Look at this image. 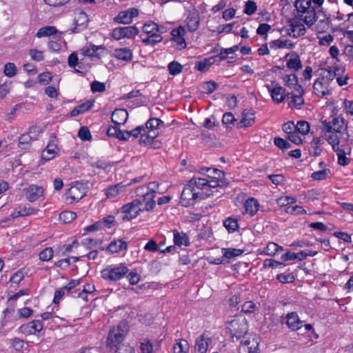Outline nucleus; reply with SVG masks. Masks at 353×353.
I'll list each match as a JSON object with an SVG mask.
<instances>
[{"mask_svg": "<svg viewBox=\"0 0 353 353\" xmlns=\"http://www.w3.org/2000/svg\"><path fill=\"white\" fill-rule=\"evenodd\" d=\"M294 6L305 23L312 26L315 22L316 10L312 6L311 0H296Z\"/></svg>", "mask_w": 353, "mask_h": 353, "instance_id": "1", "label": "nucleus"}, {"mask_svg": "<svg viewBox=\"0 0 353 353\" xmlns=\"http://www.w3.org/2000/svg\"><path fill=\"white\" fill-rule=\"evenodd\" d=\"M325 140L332 145L333 150L341 148L348 145L350 134L347 126H344L343 132L337 131L332 133H324Z\"/></svg>", "mask_w": 353, "mask_h": 353, "instance_id": "2", "label": "nucleus"}, {"mask_svg": "<svg viewBox=\"0 0 353 353\" xmlns=\"http://www.w3.org/2000/svg\"><path fill=\"white\" fill-rule=\"evenodd\" d=\"M227 329L229 330L230 337L233 341L234 338L239 340L248 333V325L247 320L243 316H237L228 322Z\"/></svg>", "mask_w": 353, "mask_h": 353, "instance_id": "3", "label": "nucleus"}, {"mask_svg": "<svg viewBox=\"0 0 353 353\" xmlns=\"http://www.w3.org/2000/svg\"><path fill=\"white\" fill-rule=\"evenodd\" d=\"M128 332V327L125 322H121L117 327L113 328L109 332L108 344L111 347H118L124 340Z\"/></svg>", "mask_w": 353, "mask_h": 353, "instance_id": "4", "label": "nucleus"}, {"mask_svg": "<svg viewBox=\"0 0 353 353\" xmlns=\"http://www.w3.org/2000/svg\"><path fill=\"white\" fill-rule=\"evenodd\" d=\"M157 187L158 185L155 182H151L148 183V185L140 186L136 190V194L138 196H141L142 198L146 196V198L150 200V203L148 202L146 207L143 208V210H145V211H150L155 207L154 199L156 196Z\"/></svg>", "mask_w": 353, "mask_h": 353, "instance_id": "5", "label": "nucleus"}, {"mask_svg": "<svg viewBox=\"0 0 353 353\" xmlns=\"http://www.w3.org/2000/svg\"><path fill=\"white\" fill-rule=\"evenodd\" d=\"M141 201L140 199H134L132 202L124 205L121 207L119 212L125 214L123 216L122 220H131L137 217L143 211H145L143 208H141Z\"/></svg>", "mask_w": 353, "mask_h": 353, "instance_id": "6", "label": "nucleus"}, {"mask_svg": "<svg viewBox=\"0 0 353 353\" xmlns=\"http://www.w3.org/2000/svg\"><path fill=\"white\" fill-rule=\"evenodd\" d=\"M128 272V268L125 265L121 264L117 267H108L103 270L101 276L105 280L115 281L122 278Z\"/></svg>", "mask_w": 353, "mask_h": 353, "instance_id": "7", "label": "nucleus"}, {"mask_svg": "<svg viewBox=\"0 0 353 353\" xmlns=\"http://www.w3.org/2000/svg\"><path fill=\"white\" fill-rule=\"evenodd\" d=\"M322 130L324 133H332V132L341 131L343 132L344 126H347V123L341 117H336L332 118L330 121H323Z\"/></svg>", "mask_w": 353, "mask_h": 353, "instance_id": "8", "label": "nucleus"}, {"mask_svg": "<svg viewBox=\"0 0 353 353\" xmlns=\"http://www.w3.org/2000/svg\"><path fill=\"white\" fill-rule=\"evenodd\" d=\"M272 86L266 85V88L270 92L272 100L276 103L283 102L285 97L290 98V93H285V89L281 87L279 83L276 81L272 82Z\"/></svg>", "mask_w": 353, "mask_h": 353, "instance_id": "9", "label": "nucleus"}, {"mask_svg": "<svg viewBox=\"0 0 353 353\" xmlns=\"http://www.w3.org/2000/svg\"><path fill=\"white\" fill-rule=\"evenodd\" d=\"M139 32V29L134 26L119 27L112 30V36L116 40L123 38L131 39L137 35Z\"/></svg>", "mask_w": 353, "mask_h": 353, "instance_id": "10", "label": "nucleus"}, {"mask_svg": "<svg viewBox=\"0 0 353 353\" xmlns=\"http://www.w3.org/2000/svg\"><path fill=\"white\" fill-rule=\"evenodd\" d=\"M86 194V190L83 184L77 183L68 189L66 193V199L70 202L77 201L81 199Z\"/></svg>", "mask_w": 353, "mask_h": 353, "instance_id": "11", "label": "nucleus"}, {"mask_svg": "<svg viewBox=\"0 0 353 353\" xmlns=\"http://www.w3.org/2000/svg\"><path fill=\"white\" fill-rule=\"evenodd\" d=\"M139 11L135 8H129L124 11H121L117 16L114 18V21L118 23L130 24L134 17L139 15Z\"/></svg>", "mask_w": 353, "mask_h": 353, "instance_id": "12", "label": "nucleus"}, {"mask_svg": "<svg viewBox=\"0 0 353 353\" xmlns=\"http://www.w3.org/2000/svg\"><path fill=\"white\" fill-rule=\"evenodd\" d=\"M190 187L188 183L183 188L181 195V203L185 207L193 205L198 199V193L193 192Z\"/></svg>", "mask_w": 353, "mask_h": 353, "instance_id": "13", "label": "nucleus"}, {"mask_svg": "<svg viewBox=\"0 0 353 353\" xmlns=\"http://www.w3.org/2000/svg\"><path fill=\"white\" fill-rule=\"evenodd\" d=\"M43 322L39 320H34L26 324L22 325L19 327L21 333L26 335L34 334L43 329Z\"/></svg>", "mask_w": 353, "mask_h": 353, "instance_id": "14", "label": "nucleus"}, {"mask_svg": "<svg viewBox=\"0 0 353 353\" xmlns=\"http://www.w3.org/2000/svg\"><path fill=\"white\" fill-rule=\"evenodd\" d=\"M185 31L182 26L173 29L171 31L172 39L176 43V46L178 49H183L186 46V43L184 39Z\"/></svg>", "mask_w": 353, "mask_h": 353, "instance_id": "15", "label": "nucleus"}, {"mask_svg": "<svg viewBox=\"0 0 353 353\" xmlns=\"http://www.w3.org/2000/svg\"><path fill=\"white\" fill-rule=\"evenodd\" d=\"M24 190L26 197L30 202H34L37 201L43 194V188L37 185H30Z\"/></svg>", "mask_w": 353, "mask_h": 353, "instance_id": "16", "label": "nucleus"}, {"mask_svg": "<svg viewBox=\"0 0 353 353\" xmlns=\"http://www.w3.org/2000/svg\"><path fill=\"white\" fill-rule=\"evenodd\" d=\"M211 339L205 334L199 336L195 341V351L196 353H205L208 350Z\"/></svg>", "mask_w": 353, "mask_h": 353, "instance_id": "17", "label": "nucleus"}, {"mask_svg": "<svg viewBox=\"0 0 353 353\" xmlns=\"http://www.w3.org/2000/svg\"><path fill=\"white\" fill-rule=\"evenodd\" d=\"M286 324L292 330H298L303 325V321L299 319L296 312L288 313L286 316Z\"/></svg>", "mask_w": 353, "mask_h": 353, "instance_id": "18", "label": "nucleus"}, {"mask_svg": "<svg viewBox=\"0 0 353 353\" xmlns=\"http://www.w3.org/2000/svg\"><path fill=\"white\" fill-rule=\"evenodd\" d=\"M128 118V113L125 109H116L112 114V121L117 125L124 124Z\"/></svg>", "mask_w": 353, "mask_h": 353, "instance_id": "19", "label": "nucleus"}, {"mask_svg": "<svg viewBox=\"0 0 353 353\" xmlns=\"http://www.w3.org/2000/svg\"><path fill=\"white\" fill-rule=\"evenodd\" d=\"M259 204L256 199L254 198H249L244 203V212L243 214L254 216L259 210Z\"/></svg>", "mask_w": 353, "mask_h": 353, "instance_id": "20", "label": "nucleus"}, {"mask_svg": "<svg viewBox=\"0 0 353 353\" xmlns=\"http://www.w3.org/2000/svg\"><path fill=\"white\" fill-rule=\"evenodd\" d=\"M259 339L254 337L250 340H245L241 341V345L243 348L246 349L248 353H259Z\"/></svg>", "mask_w": 353, "mask_h": 353, "instance_id": "21", "label": "nucleus"}, {"mask_svg": "<svg viewBox=\"0 0 353 353\" xmlns=\"http://www.w3.org/2000/svg\"><path fill=\"white\" fill-rule=\"evenodd\" d=\"M57 153V147L53 141H50L43 150L41 157L46 161L53 159Z\"/></svg>", "mask_w": 353, "mask_h": 353, "instance_id": "22", "label": "nucleus"}, {"mask_svg": "<svg viewBox=\"0 0 353 353\" xmlns=\"http://www.w3.org/2000/svg\"><path fill=\"white\" fill-rule=\"evenodd\" d=\"M333 150L336 152L338 163L339 165L345 166L349 164L350 159L346 157V154L350 152V148L349 146L344 147V149L339 148Z\"/></svg>", "mask_w": 353, "mask_h": 353, "instance_id": "23", "label": "nucleus"}, {"mask_svg": "<svg viewBox=\"0 0 353 353\" xmlns=\"http://www.w3.org/2000/svg\"><path fill=\"white\" fill-rule=\"evenodd\" d=\"M290 56V59L287 62V67L294 70H299L302 68V64L299 56L296 53L288 54L286 58Z\"/></svg>", "mask_w": 353, "mask_h": 353, "instance_id": "24", "label": "nucleus"}, {"mask_svg": "<svg viewBox=\"0 0 353 353\" xmlns=\"http://www.w3.org/2000/svg\"><path fill=\"white\" fill-rule=\"evenodd\" d=\"M88 21V16L85 12H79L77 19H75L76 26L74 28V32H78L80 30L85 28L87 27Z\"/></svg>", "mask_w": 353, "mask_h": 353, "instance_id": "25", "label": "nucleus"}, {"mask_svg": "<svg viewBox=\"0 0 353 353\" xmlns=\"http://www.w3.org/2000/svg\"><path fill=\"white\" fill-rule=\"evenodd\" d=\"M187 25L190 32L195 31L199 26V17L196 12H190L187 17Z\"/></svg>", "mask_w": 353, "mask_h": 353, "instance_id": "26", "label": "nucleus"}, {"mask_svg": "<svg viewBox=\"0 0 353 353\" xmlns=\"http://www.w3.org/2000/svg\"><path fill=\"white\" fill-rule=\"evenodd\" d=\"M114 54L116 58L122 61H130L132 59V52L127 48L115 49Z\"/></svg>", "mask_w": 353, "mask_h": 353, "instance_id": "27", "label": "nucleus"}, {"mask_svg": "<svg viewBox=\"0 0 353 353\" xmlns=\"http://www.w3.org/2000/svg\"><path fill=\"white\" fill-rule=\"evenodd\" d=\"M254 112L252 111H245L244 110L242 112V118L241 121L237 123V127L239 128L243 127H248L251 125L252 123L254 122Z\"/></svg>", "mask_w": 353, "mask_h": 353, "instance_id": "28", "label": "nucleus"}, {"mask_svg": "<svg viewBox=\"0 0 353 353\" xmlns=\"http://www.w3.org/2000/svg\"><path fill=\"white\" fill-rule=\"evenodd\" d=\"M174 242L176 245H185L188 246L190 244L189 238L188 235L184 232H179L176 230H173Z\"/></svg>", "mask_w": 353, "mask_h": 353, "instance_id": "29", "label": "nucleus"}, {"mask_svg": "<svg viewBox=\"0 0 353 353\" xmlns=\"http://www.w3.org/2000/svg\"><path fill=\"white\" fill-rule=\"evenodd\" d=\"M315 21H318L323 28L327 27L330 23V17L322 10L316 11Z\"/></svg>", "mask_w": 353, "mask_h": 353, "instance_id": "30", "label": "nucleus"}, {"mask_svg": "<svg viewBox=\"0 0 353 353\" xmlns=\"http://www.w3.org/2000/svg\"><path fill=\"white\" fill-rule=\"evenodd\" d=\"M128 244L125 241L119 239L117 241H112L108 249L112 253H117L121 250H125Z\"/></svg>", "mask_w": 353, "mask_h": 353, "instance_id": "31", "label": "nucleus"}, {"mask_svg": "<svg viewBox=\"0 0 353 353\" xmlns=\"http://www.w3.org/2000/svg\"><path fill=\"white\" fill-rule=\"evenodd\" d=\"M314 92L316 95L325 96L329 94V90L322 80H316L313 85Z\"/></svg>", "mask_w": 353, "mask_h": 353, "instance_id": "32", "label": "nucleus"}, {"mask_svg": "<svg viewBox=\"0 0 353 353\" xmlns=\"http://www.w3.org/2000/svg\"><path fill=\"white\" fill-rule=\"evenodd\" d=\"M130 183L123 184L120 183L113 186L110 187L106 191V195L108 197H114L118 195L123 190L129 185Z\"/></svg>", "mask_w": 353, "mask_h": 353, "instance_id": "33", "label": "nucleus"}, {"mask_svg": "<svg viewBox=\"0 0 353 353\" xmlns=\"http://www.w3.org/2000/svg\"><path fill=\"white\" fill-rule=\"evenodd\" d=\"M57 32V29L54 26H45L37 31L36 36L38 38L51 36Z\"/></svg>", "mask_w": 353, "mask_h": 353, "instance_id": "34", "label": "nucleus"}, {"mask_svg": "<svg viewBox=\"0 0 353 353\" xmlns=\"http://www.w3.org/2000/svg\"><path fill=\"white\" fill-rule=\"evenodd\" d=\"M214 61V57H209L203 61H199L195 65V69L201 72H205L213 64Z\"/></svg>", "mask_w": 353, "mask_h": 353, "instance_id": "35", "label": "nucleus"}, {"mask_svg": "<svg viewBox=\"0 0 353 353\" xmlns=\"http://www.w3.org/2000/svg\"><path fill=\"white\" fill-rule=\"evenodd\" d=\"M223 225L229 232H234L239 228L238 219L236 218L228 217L224 221Z\"/></svg>", "mask_w": 353, "mask_h": 353, "instance_id": "36", "label": "nucleus"}, {"mask_svg": "<svg viewBox=\"0 0 353 353\" xmlns=\"http://www.w3.org/2000/svg\"><path fill=\"white\" fill-rule=\"evenodd\" d=\"M161 29H163V27L160 28L157 23L152 21L146 23L143 27V31L148 34H152V33L157 32H162Z\"/></svg>", "mask_w": 353, "mask_h": 353, "instance_id": "37", "label": "nucleus"}, {"mask_svg": "<svg viewBox=\"0 0 353 353\" xmlns=\"http://www.w3.org/2000/svg\"><path fill=\"white\" fill-rule=\"evenodd\" d=\"M99 49H102V46H98L94 45H91L90 46L83 47L81 51L85 56L88 57H98L97 51Z\"/></svg>", "mask_w": 353, "mask_h": 353, "instance_id": "38", "label": "nucleus"}, {"mask_svg": "<svg viewBox=\"0 0 353 353\" xmlns=\"http://www.w3.org/2000/svg\"><path fill=\"white\" fill-rule=\"evenodd\" d=\"M34 212V210L29 205H24L23 208H20L19 211L12 213L10 216L11 219H14L17 216H24L32 214Z\"/></svg>", "mask_w": 353, "mask_h": 353, "instance_id": "39", "label": "nucleus"}, {"mask_svg": "<svg viewBox=\"0 0 353 353\" xmlns=\"http://www.w3.org/2000/svg\"><path fill=\"white\" fill-rule=\"evenodd\" d=\"M189 345L186 340L180 339L173 347V353H187Z\"/></svg>", "mask_w": 353, "mask_h": 353, "instance_id": "40", "label": "nucleus"}, {"mask_svg": "<svg viewBox=\"0 0 353 353\" xmlns=\"http://www.w3.org/2000/svg\"><path fill=\"white\" fill-rule=\"evenodd\" d=\"M280 250H283V248L281 246H279L278 244L274 242H270L267 245L264 250V253L268 256H274Z\"/></svg>", "mask_w": 353, "mask_h": 353, "instance_id": "41", "label": "nucleus"}, {"mask_svg": "<svg viewBox=\"0 0 353 353\" xmlns=\"http://www.w3.org/2000/svg\"><path fill=\"white\" fill-rule=\"evenodd\" d=\"M291 30L294 32V37H300L305 33L304 25L297 21L293 22L291 24Z\"/></svg>", "mask_w": 353, "mask_h": 353, "instance_id": "42", "label": "nucleus"}, {"mask_svg": "<svg viewBox=\"0 0 353 353\" xmlns=\"http://www.w3.org/2000/svg\"><path fill=\"white\" fill-rule=\"evenodd\" d=\"M243 251L240 249L235 248H222L223 256L227 259H232L241 255Z\"/></svg>", "mask_w": 353, "mask_h": 353, "instance_id": "43", "label": "nucleus"}, {"mask_svg": "<svg viewBox=\"0 0 353 353\" xmlns=\"http://www.w3.org/2000/svg\"><path fill=\"white\" fill-rule=\"evenodd\" d=\"M191 185L196 186V188H200L201 191H206V185L208 183V179L203 178H192L188 182Z\"/></svg>", "mask_w": 353, "mask_h": 353, "instance_id": "44", "label": "nucleus"}, {"mask_svg": "<svg viewBox=\"0 0 353 353\" xmlns=\"http://www.w3.org/2000/svg\"><path fill=\"white\" fill-rule=\"evenodd\" d=\"M76 214L72 211H65L60 214L59 219L65 223H71L76 219Z\"/></svg>", "mask_w": 353, "mask_h": 353, "instance_id": "45", "label": "nucleus"}, {"mask_svg": "<svg viewBox=\"0 0 353 353\" xmlns=\"http://www.w3.org/2000/svg\"><path fill=\"white\" fill-rule=\"evenodd\" d=\"M296 131L305 135L310 131V124L305 121H298L296 125Z\"/></svg>", "mask_w": 353, "mask_h": 353, "instance_id": "46", "label": "nucleus"}, {"mask_svg": "<svg viewBox=\"0 0 353 353\" xmlns=\"http://www.w3.org/2000/svg\"><path fill=\"white\" fill-rule=\"evenodd\" d=\"M274 143L283 152L291 148V144L288 141L280 137H275Z\"/></svg>", "mask_w": 353, "mask_h": 353, "instance_id": "47", "label": "nucleus"}, {"mask_svg": "<svg viewBox=\"0 0 353 353\" xmlns=\"http://www.w3.org/2000/svg\"><path fill=\"white\" fill-rule=\"evenodd\" d=\"M168 68L170 74L176 75L181 72L183 66L176 61H172L168 64Z\"/></svg>", "mask_w": 353, "mask_h": 353, "instance_id": "48", "label": "nucleus"}, {"mask_svg": "<svg viewBox=\"0 0 353 353\" xmlns=\"http://www.w3.org/2000/svg\"><path fill=\"white\" fill-rule=\"evenodd\" d=\"M32 139H35V137L28 133L22 134L19 139V146L22 149H26L27 145Z\"/></svg>", "mask_w": 353, "mask_h": 353, "instance_id": "49", "label": "nucleus"}, {"mask_svg": "<svg viewBox=\"0 0 353 353\" xmlns=\"http://www.w3.org/2000/svg\"><path fill=\"white\" fill-rule=\"evenodd\" d=\"M53 250L52 248H46L39 253V259L42 261H48L53 256Z\"/></svg>", "mask_w": 353, "mask_h": 353, "instance_id": "50", "label": "nucleus"}, {"mask_svg": "<svg viewBox=\"0 0 353 353\" xmlns=\"http://www.w3.org/2000/svg\"><path fill=\"white\" fill-rule=\"evenodd\" d=\"M211 170L213 171V175L208 174V176L209 178L220 179L224 176L223 172L216 168L212 169L210 168H203L201 169V172L204 173V171L210 172Z\"/></svg>", "mask_w": 353, "mask_h": 353, "instance_id": "51", "label": "nucleus"}, {"mask_svg": "<svg viewBox=\"0 0 353 353\" xmlns=\"http://www.w3.org/2000/svg\"><path fill=\"white\" fill-rule=\"evenodd\" d=\"M283 81L287 86L290 88H292L294 86H296L298 83L297 77L292 74L290 75H285L283 77Z\"/></svg>", "mask_w": 353, "mask_h": 353, "instance_id": "52", "label": "nucleus"}, {"mask_svg": "<svg viewBox=\"0 0 353 353\" xmlns=\"http://www.w3.org/2000/svg\"><path fill=\"white\" fill-rule=\"evenodd\" d=\"M78 137L82 141H90L92 138L91 133L87 127H81L79 129Z\"/></svg>", "mask_w": 353, "mask_h": 353, "instance_id": "53", "label": "nucleus"}, {"mask_svg": "<svg viewBox=\"0 0 353 353\" xmlns=\"http://www.w3.org/2000/svg\"><path fill=\"white\" fill-rule=\"evenodd\" d=\"M329 173H330V170L329 169H323L322 170L313 172L311 177L314 180L320 181L325 179Z\"/></svg>", "mask_w": 353, "mask_h": 353, "instance_id": "54", "label": "nucleus"}, {"mask_svg": "<svg viewBox=\"0 0 353 353\" xmlns=\"http://www.w3.org/2000/svg\"><path fill=\"white\" fill-rule=\"evenodd\" d=\"M284 266H285V264H283V263L276 261L272 259H266L263 261V267L265 268H277L284 267Z\"/></svg>", "mask_w": 353, "mask_h": 353, "instance_id": "55", "label": "nucleus"}, {"mask_svg": "<svg viewBox=\"0 0 353 353\" xmlns=\"http://www.w3.org/2000/svg\"><path fill=\"white\" fill-rule=\"evenodd\" d=\"M300 258H301V252L299 253H294L288 251L281 256V259L284 261L295 259L302 261L303 259H301Z\"/></svg>", "mask_w": 353, "mask_h": 353, "instance_id": "56", "label": "nucleus"}, {"mask_svg": "<svg viewBox=\"0 0 353 353\" xmlns=\"http://www.w3.org/2000/svg\"><path fill=\"white\" fill-rule=\"evenodd\" d=\"M90 86L92 92H103L105 90V83L98 81H92Z\"/></svg>", "mask_w": 353, "mask_h": 353, "instance_id": "57", "label": "nucleus"}, {"mask_svg": "<svg viewBox=\"0 0 353 353\" xmlns=\"http://www.w3.org/2000/svg\"><path fill=\"white\" fill-rule=\"evenodd\" d=\"M276 279L282 283H292L294 280V276L292 274H279L277 275Z\"/></svg>", "mask_w": 353, "mask_h": 353, "instance_id": "58", "label": "nucleus"}, {"mask_svg": "<svg viewBox=\"0 0 353 353\" xmlns=\"http://www.w3.org/2000/svg\"><path fill=\"white\" fill-rule=\"evenodd\" d=\"M216 88L217 84L213 81H206L203 85V92L207 94L212 93Z\"/></svg>", "mask_w": 353, "mask_h": 353, "instance_id": "59", "label": "nucleus"}, {"mask_svg": "<svg viewBox=\"0 0 353 353\" xmlns=\"http://www.w3.org/2000/svg\"><path fill=\"white\" fill-rule=\"evenodd\" d=\"M272 43L279 48H292L294 45L291 41L286 39L282 40H274Z\"/></svg>", "mask_w": 353, "mask_h": 353, "instance_id": "60", "label": "nucleus"}, {"mask_svg": "<svg viewBox=\"0 0 353 353\" xmlns=\"http://www.w3.org/2000/svg\"><path fill=\"white\" fill-rule=\"evenodd\" d=\"M81 244L85 247L88 250H92L95 248L98 245V241L94 239L87 238L84 239Z\"/></svg>", "mask_w": 353, "mask_h": 353, "instance_id": "61", "label": "nucleus"}, {"mask_svg": "<svg viewBox=\"0 0 353 353\" xmlns=\"http://www.w3.org/2000/svg\"><path fill=\"white\" fill-rule=\"evenodd\" d=\"M163 124V121L157 118H151L145 123V127L148 129L156 130L160 125Z\"/></svg>", "mask_w": 353, "mask_h": 353, "instance_id": "62", "label": "nucleus"}, {"mask_svg": "<svg viewBox=\"0 0 353 353\" xmlns=\"http://www.w3.org/2000/svg\"><path fill=\"white\" fill-rule=\"evenodd\" d=\"M256 4L252 1H248L245 3L244 12L248 15H252L256 10Z\"/></svg>", "mask_w": 353, "mask_h": 353, "instance_id": "63", "label": "nucleus"}, {"mask_svg": "<svg viewBox=\"0 0 353 353\" xmlns=\"http://www.w3.org/2000/svg\"><path fill=\"white\" fill-rule=\"evenodd\" d=\"M116 353H135L132 347L127 344H121L117 347Z\"/></svg>", "mask_w": 353, "mask_h": 353, "instance_id": "64", "label": "nucleus"}]
</instances>
